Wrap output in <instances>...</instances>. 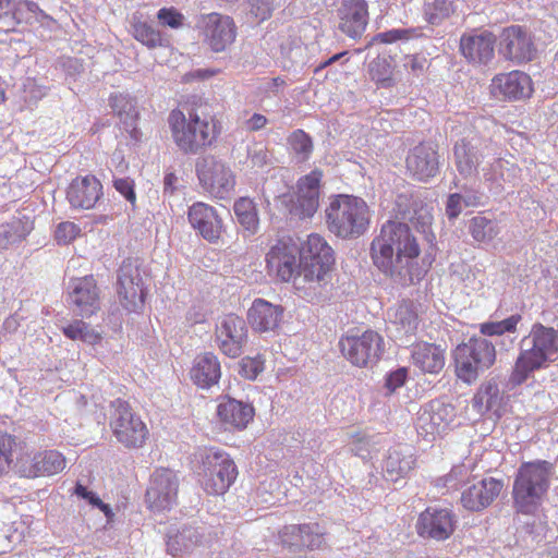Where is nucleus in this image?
Returning <instances> with one entry per match:
<instances>
[{"label":"nucleus","instance_id":"a19ab883","mask_svg":"<svg viewBox=\"0 0 558 558\" xmlns=\"http://www.w3.org/2000/svg\"><path fill=\"white\" fill-rule=\"evenodd\" d=\"M109 105L122 125L137 122L140 113L132 97L123 94H114L109 98Z\"/></svg>","mask_w":558,"mask_h":558},{"label":"nucleus","instance_id":"7ed1b4c3","mask_svg":"<svg viewBox=\"0 0 558 558\" xmlns=\"http://www.w3.org/2000/svg\"><path fill=\"white\" fill-rule=\"evenodd\" d=\"M168 125L175 146L190 155L213 146L221 134V123L215 116L202 117L196 110L187 116L180 109L171 110Z\"/></svg>","mask_w":558,"mask_h":558},{"label":"nucleus","instance_id":"b1692460","mask_svg":"<svg viewBox=\"0 0 558 558\" xmlns=\"http://www.w3.org/2000/svg\"><path fill=\"white\" fill-rule=\"evenodd\" d=\"M454 523L449 509L427 508L418 518L417 532L421 536L444 541L453 533Z\"/></svg>","mask_w":558,"mask_h":558},{"label":"nucleus","instance_id":"e2e57ef3","mask_svg":"<svg viewBox=\"0 0 558 558\" xmlns=\"http://www.w3.org/2000/svg\"><path fill=\"white\" fill-rule=\"evenodd\" d=\"M408 371L404 367L398 368L390 373L386 380V387L390 392H393L399 387L403 386L407 379Z\"/></svg>","mask_w":558,"mask_h":558},{"label":"nucleus","instance_id":"ddd939ff","mask_svg":"<svg viewBox=\"0 0 558 558\" xmlns=\"http://www.w3.org/2000/svg\"><path fill=\"white\" fill-rule=\"evenodd\" d=\"M117 292L122 306L136 312L144 305V280L143 271L137 259H126L118 271Z\"/></svg>","mask_w":558,"mask_h":558},{"label":"nucleus","instance_id":"9d476101","mask_svg":"<svg viewBox=\"0 0 558 558\" xmlns=\"http://www.w3.org/2000/svg\"><path fill=\"white\" fill-rule=\"evenodd\" d=\"M498 52L504 60L520 65L536 58L537 46L533 34L526 26L512 24L504 27L500 32Z\"/></svg>","mask_w":558,"mask_h":558},{"label":"nucleus","instance_id":"338daca9","mask_svg":"<svg viewBox=\"0 0 558 558\" xmlns=\"http://www.w3.org/2000/svg\"><path fill=\"white\" fill-rule=\"evenodd\" d=\"M220 73V70L219 69H197L195 71H192L190 73H186L184 75V82H191V81H194V80H199V81H204V80H208L217 74Z\"/></svg>","mask_w":558,"mask_h":558},{"label":"nucleus","instance_id":"4be33fe9","mask_svg":"<svg viewBox=\"0 0 558 558\" xmlns=\"http://www.w3.org/2000/svg\"><path fill=\"white\" fill-rule=\"evenodd\" d=\"M339 29L352 39H360L368 24L366 0H343L338 10Z\"/></svg>","mask_w":558,"mask_h":558},{"label":"nucleus","instance_id":"de8ad7c7","mask_svg":"<svg viewBox=\"0 0 558 558\" xmlns=\"http://www.w3.org/2000/svg\"><path fill=\"white\" fill-rule=\"evenodd\" d=\"M62 331L71 340H80L92 345L101 340V335L83 320H74L64 326Z\"/></svg>","mask_w":558,"mask_h":558},{"label":"nucleus","instance_id":"3c124183","mask_svg":"<svg viewBox=\"0 0 558 558\" xmlns=\"http://www.w3.org/2000/svg\"><path fill=\"white\" fill-rule=\"evenodd\" d=\"M469 475L470 470L466 465H454L446 476L438 480V485H442L448 489H457L459 485L469 477Z\"/></svg>","mask_w":558,"mask_h":558},{"label":"nucleus","instance_id":"dca6fc26","mask_svg":"<svg viewBox=\"0 0 558 558\" xmlns=\"http://www.w3.org/2000/svg\"><path fill=\"white\" fill-rule=\"evenodd\" d=\"M325 532L317 523L286 525L279 531V542L284 549L293 555H302L305 550L323 548Z\"/></svg>","mask_w":558,"mask_h":558},{"label":"nucleus","instance_id":"e433bc0d","mask_svg":"<svg viewBox=\"0 0 558 558\" xmlns=\"http://www.w3.org/2000/svg\"><path fill=\"white\" fill-rule=\"evenodd\" d=\"M238 223L247 235H254L259 228V219L255 203L247 197L239 198L233 206Z\"/></svg>","mask_w":558,"mask_h":558},{"label":"nucleus","instance_id":"680f3d73","mask_svg":"<svg viewBox=\"0 0 558 558\" xmlns=\"http://www.w3.org/2000/svg\"><path fill=\"white\" fill-rule=\"evenodd\" d=\"M417 201L418 199L414 198L413 195L409 194L408 192L399 193L395 199L397 215H399L402 219L404 216H409L411 208L414 207L413 203Z\"/></svg>","mask_w":558,"mask_h":558},{"label":"nucleus","instance_id":"5701e85b","mask_svg":"<svg viewBox=\"0 0 558 558\" xmlns=\"http://www.w3.org/2000/svg\"><path fill=\"white\" fill-rule=\"evenodd\" d=\"M69 300L77 315L89 317L99 310V292L92 276L73 279Z\"/></svg>","mask_w":558,"mask_h":558},{"label":"nucleus","instance_id":"473e14b6","mask_svg":"<svg viewBox=\"0 0 558 558\" xmlns=\"http://www.w3.org/2000/svg\"><path fill=\"white\" fill-rule=\"evenodd\" d=\"M217 413L226 425L242 429L253 420L254 409L235 399H227L218 405Z\"/></svg>","mask_w":558,"mask_h":558},{"label":"nucleus","instance_id":"f257e3e1","mask_svg":"<svg viewBox=\"0 0 558 558\" xmlns=\"http://www.w3.org/2000/svg\"><path fill=\"white\" fill-rule=\"evenodd\" d=\"M374 265L401 286L420 281L423 271L418 267L420 246L409 226L388 220L371 245Z\"/></svg>","mask_w":558,"mask_h":558},{"label":"nucleus","instance_id":"c756f323","mask_svg":"<svg viewBox=\"0 0 558 558\" xmlns=\"http://www.w3.org/2000/svg\"><path fill=\"white\" fill-rule=\"evenodd\" d=\"M191 226L206 240L215 241L221 231V220L216 210L204 204H193L187 213Z\"/></svg>","mask_w":558,"mask_h":558},{"label":"nucleus","instance_id":"2f4dec72","mask_svg":"<svg viewBox=\"0 0 558 558\" xmlns=\"http://www.w3.org/2000/svg\"><path fill=\"white\" fill-rule=\"evenodd\" d=\"M220 376V362L214 353L206 352L195 357L191 378L198 387L209 388L218 383Z\"/></svg>","mask_w":558,"mask_h":558},{"label":"nucleus","instance_id":"2eb2a0df","mask_svg":"<svg viewBox=\"0 0 558 558\" xmlns=\"http://www.w3.org/2000/svg\"><path fill=\"white\" fill-rule=\"evenodd\" d=\"M457 411L453 404L442 399L426 403L416 418L417 433L424 437H435L445 433L453 423Z\"/></svg>","mask_w":558,"mask_h":558},{"label":"nucleus","instance_id":"4d7b16f0","mask_svg":"<svg viewBox=\"0 0 558 558\" xmlns=\"http://www.w3.org/2000/svg\"><path fill=\"white\" fill-rule=\"evenodd\" d=\"M451 2L449 0H435L427 5L426 14L432 24L439 23L440 20L449 15Z\"/></svg>","mask_w":558,"mask_h":558},{"label":"nucleus","instance_id":"13d9d810","mask_svg":"<svg viewBox=\"0 0 558 558\" xmlns=\"http://www.w3.org/2000/svg\"><path fill=\"white\" fill-rule=\"evenodd\" d=\"M80 233V228L71 221H64L58 225L56 230V240L59 244H68Z\"/></svg>","mask_w":558,"mask_h":558},{"label":"nucleus","instance_id":"c03bdc74","mask_svg":"<svg viewBox=\"0 0 558 558\" xmlns=\"http://www.w3.org/2000/svg\"><path fill=\"white\" fill-rule=\"evenodd\" d=\"M203 189L211 196L226 199L234 190V177H198Z\"/></svg>","mask_w":558,"mask_h":558},{"label":"nucleus","instance_id":"8fccbe9b","mask_svg":"<svg viewBox=\"0 0 558 558\" xmlns=\"http://www.w3.org/2000/svg\"><path fill=\"white\" fill-rule=\"evenodd\" d=\"M413 205L414 207L411 208L409 216H404L403 219H408L422 228L430 226L433 221L430 207L421 201L414 202Z\"/></svg>","mask_w":558,"mask_h":558},{"label":"nucleus","instance_id":"7c9ffc66","mask_svg":"<svg viewBox=\"0 0 558 558\" xmlns=\"http://www.w3.org/2000/svg\"><path fill=\"white\" fill-rule=\"evenodd\" d=\"M407 167L413 174H432L437 171V145L434 142L420 143L408 156Z\"/></svg>","mask_w":558,"mask_h":558},{"label":"nucleus","instance_id":"6e6552de","mask_svg":"<svg viewBox=\"0 0 558 558\" xmlns=\"http://www.w3.org/2000/svg\"><path fill=\"white\" fill-rule=\"evenodd\" d=\"M202 484L211 495H222L233 484L238 471L233 460L228 453L214 448L202 453Z\"/></svg>","mask_w":558,"mask_h":558},{"label":"nucleus","instance_id":"c85d7f7f","mask_svg":"<svg viewBox=\"0 0 558 558\" xmlns=\"http://www.w3.org/2000/svg\"><path fill=\"white\" fill-rule=\"evenodd\" d=\"M283 316V307L264 299H256L247 312V320L254 330L260 332L276 330Z\"/></svg>","mask_w":558,"mask_h":558},{"label":"nucleus","instance_id":"0eeeda50","mask_svg":"<svg viewBox=\"0 0 558 558\" xmlns=\"http://www.w3.org/2000/svg\"><path fill=\"white\" fill-rule=\"evenodd\" d=\"M453 355L457 376L470 384L494 364L496 350L485 338H471L468 342L459 344Z\"/></svg>","mask_w":558,"mask_h":558},{"label":"nucleus","instance_id":"9b49d317","mask_svg":"<svg viewBox=\"0 0 558 558\" xmlns=\"http://www.w3.org/2000/svg\"><path fill=\"white\" fill-rule=\"evenodd\" d=\"M339 348L353 365L367 367L379 360L384 351V339L374 330H366L361 335L349 332L340 339Z\"/></svg>","mask_w":558,"mask_h":558},{"label":"nucleus","instance_id":"58836bf2","mask_svg":"<svg viewBox=\"0 0 558 558\" xmlns=\"http://www.w3.org/2000/svg\"><path fill=\"white\" fill-rule=\"evenodd\" d=\"M473 240L481 243L492 242L500 232L498 222L484 215L474 216L468 223Z\"/></svg>","mask_w":558,"mask_h":558},{"label":"nucleus","instance_id":"f3484780","mask_svg":"<svg viewBox=\"0 0 558 558\" xmlns=\"http://www.w3.org/2000/svg\"><path fill=\"white\" fill-rule=\"evenodd\" d=\"M179 478L169 469H157L150 476L146 502L154 511L171 509L177 504Z\"/></svg>","mask_w":558,"mask_h":558},{"label":"nucleus","instance_id":"603ef678","mask_svg":"<svg viewBox=\"0 0 558 558\" xmlns=\"http://www.w3.org/2000/svg\"><path fill=\"white\" fill-rule=\"evenodd\" d=\"M158 22L161 26L178 29L184 24V15L175 8H161L157 13Z\"/></svg>","mask_w":558,"mask_h":558},{"label":"nucleus","instance_id":"49530a36","mask_svg":"<svg viewBox=\"0 0 558 558\" xmlns=\"http://www.w3.org/2000/svg\"><path fill=\"white\" fill-rule=\"evenodd\" d=\"M289 148L294 154L299 161H306L310 159L314 145L312 137L301 129L294 130L287 138Z\"/></svg>","mask_w":558,"mask_h":558},{"label":"nucleus","instance_id":"052dcab7","mask_svg":"<svg viewBox=\"0 0 558 558\" xmlns=\"http://www.w3.org/2000/svg\"><path fill=\"white\" fill-rule=\"evenodd\" d=\"M264 369L263 362L258 359H243L241 361V375L247 379H255Z\"/></svg>","mask_w":558,"mask_h":558},{"label":"nucleus","instance_id":"37998d69","mask_svg":"<svg viewBox=\"0 0 558 558\" xmlns=\"http://www.w3.org/2000/svg\"><path fill=\"white\" fill-rule=\"evenodd\" d=\"M133 37L149 49L167 46L162 34L146 22L134 21L132 23Z\"/></svg>","mask_w":558,"mask_h":558},{"label":"nucleus","instance_id":"0e129e2a","mask_svg":"<svg viewBox=\"0 0 558 558\" xmlns=\"http://www.w3.org/2000/svg\"><path fill=\"white\" fill-rule=\"evenodd\" d=\"M462 194L453 193L449 195L446 204V214L449 219H456L462 211Z\"/></svg>","mask_w":558,"mask_h":558},{"label":"nucleus","instance_id":"39448f33","mask_svg":"<svg viewBox=\"0 0 558 558\" xmlns=\"http://www.w3.org/2000/svg\"><path fill=\"white\" fill-rule=\"evenodd\" d=\"M554 465L545 460L523 463L513 483V498L518 511L530 514L542 504L554 474Z\"/></svg>","mask_w":558,"mask_h":558},{"label":"nucleus","instance_id":"c9c22d12","mask_svg":"<svg viewBox=\"0 0 558 558\" xmlns=\"http://www.w3.org/2000/svg\"><path fill=\"white\" fill-rule=\"evenodd\" d=\"M415 459L409 449H393L389 451L384 462V475L388 481L397 482L407 476L414 468Z\"/></svg>","mask_w":558,"mask_h":558},{"label":"nucleus","instance_id":"f03ea898","mask_svg":"<svg viewBox=\"0 0 558 558\" xmlns=\"http://www.w3.org/2000/svg\"><path fill=\"white\" fill-rule=\"evenodd\" d=\"M302 271L295 278V291L308 302H319L327 296L332 248L319 234L313 233L300 246Z\"/></svg>","mask_w":558,"mask_h":558},{"label":"nucleus","instance_id":"69168bd1","mask_svg":"<svg viewBox=\"0 0 558 558\" xmlns=\"http://www.w3.org/2000/svg\"><path fill=\"white\" fill-rule=\"evenodd\" d=\"M116 189L131 203L135 202V192L133 183L129 177L119 178L114 181Z\"/></svg>","mask_w":558,"mask_h":558},{"label":"nucleus","instance_id":"6e6d98bb","mask_svg":"<svg viewBox=\"0 0 558 558\" xmlns=\"http://www.w3.org/2000/svg\"><path fill=\"white\" fill-rule=\"evenodd\" d=\"M412 32L413 31L411 29H390L387 32L379 33L372 38V40L367 45V48L374 45L375 43L393 44L398 40L409 39L411 37Z\"/></svg>","mask_w":558,"mask_h":558},{"label":"nucleus","instance_id":"bf43d9fd","mask_svg":"<svg viewBox=\"0 0 558 558\" xmlns=\"http://www.w3.org/2000/svg\"><path fill=\"white\" fill-rule=\"evenodd\" d=\"M251 13L259 21L263 22L271 16L272 2L271 0H248Z\"/></svg>","mask_w":558,"mask_h":558},{"label":"nucleus","instance_id":"4c0bfd02","mask_svg":"<svg viewBox=\"0 0 558 558\" xmlns=\"http://www.w3.org/2000/svg\"><path fill=\"white\" fill-rule=\"evenodd\" d=\"M199 543V534L196 529L184 526L177 533L170 532L167 541V549L172 556H179L192 550Z\"/></svg>","mask_w":558,"mask_h":558},{"label":"nucleus","instance_id":"5fc2aeb1","mask_svg":"<svg viewBox=\"0 0 558 558\" xmlns=\"http://www.w3.org/2000/svg\"><path fill=\"white\" fill-rule=\"evenodd\" d=\"M13 438L4 433H0V476L7 472L12 461Z\"/></svg>","mask_w":558,"mask_h":558},{"label":"nucleus","instance_id":"ea45409f","mask_svg":"<svg viewBox=\"0 0 558 558\" xmlns=\"http://www.w3.org/2000/svg\"><path fill=\"white\" fill-rule=\"evenodd\" d=\"M29 231L28 223L16 217L0 225V252L23 240Z\"/></svg>","mask_w":558,"mask_h":558},{"label":"nucleus","instance_id":"aec40b11","mask_svg":"<svg viewBox=\"0 0 558 558\" xmlns=\"http://www.w3.org/2000/svg\"><path fill=\"white\" fill-rule=\"evenodd\" d=\"M420 307L421 304L415 301L402 300L389 308L388 328L395 338L403 340L415 336L421 323Z\"/></svg>","mask_w":558,"mask_h":558},{"label":"nucleus","instance_id":"393cba45","mask_svg":"<svg viewBox=\"0 0 558 558\" xmlns=\"http://www.w3.org/2000/svg\"><path fill=\"white\" fill-rule=\"evenodd\" d=\"M318 177H300L293 189V214L301 219L311 218L319 205Z\"/></svg>","mask_w":558,"mask_h":558},{"label":"nucleus","instance_id":"f8f14e48","mask_svg":"<svg viewBox=\"0 0 558 558\" xmlns=\"http://www.w3.org/2000/svg\"><path fill=\"white\" fill-rule=\"evenodd\" d=\"M266 262L269 274L281 281L292 280L295 288V278L303 268L300 245L296 242L291 238L278 240L267 253Z\"/></svg>","mask_w":558,"mask_h":558},{"label":"nucleus","instance_id":"423d86ee","mask_svg":"<svg viewBox=\"0 0 558 558\" xmlns=\"http://www.w3.org/2000/svg\"><path fill=\"white\" fill-rule=\"evenodd\" d=\"M326 217L329 230L343 239L362 235L369 225L367 204L353 195L335 196L326 209Z\"/></svg>","mask_w":558,"mask_h":558},{"label":"nucleus","instance_id":"6ab92c4d","mask_svg":"<svg viewBox=\"0 0 558 558\" xmlns=\"http://www.w3.org/2000/svg\"><path fill=\"white\" fill-rule=\"evenodd\" d=\"M496 41L493 32L474 29L461 36L459 49L470 63L487 64L495 56Z\"/></svg>","mask_w":558,"mask_h":558},{"label":"nucleus","instance_id":"1a4fd4ad","mask_svg":"<svg viewBox=\"0 0 558 558\" xmlns=\"http://www.w3.org/2000/svg\"><path fill=\"white\" fill-rule=\"evenodd\" d=\"M111 408L110 427L117 440L126 448L142 447L148 436L142 418L121 399L112 401Z\"/></svg>","mask_w":558,"mask_h":558},{"label":"nucleus","instance_id":"bb28decb","mask_svg":"<svg viewBox=\"0 0 558 558\" xmlns=\"http://www.w3.org/2000/svg\"><path fill=\"white\" fill-rule=\"evenodd\" d=\"M502 487L501 481L493 477L483 478L462 492L461 504L470 511H481L499 496Z\"/></svg>","mask_w":558,"mask_h":558},{"label":"nucleus","instance_id":"a878e982","mask_svg":"<svg viewBox=\"0 0 558 558\" xmlns=\"http://www.w3.org/2000/svg\"><path fill=\"white\" fill-rule=\"evenodd\" d=\"M65 468L64 457L56 450L35 453L32 458H24L20 463V473L27 478L50 476Z\"/></svg>","mask_w":558,"mask_h":558},{"label":"nucleus","instance_id":"20e7f679","mask_svg":"<svg viewBox=\"0 0 558 558\" xmlns=\"http://www.w3.org/2000/svg\"><path fill=\"white\" fill-rule=\"evenodd\" d=\"M558 357V331L542 324L533 325L520 341V354L510 376L513 385L523 384L533 372Z\"/></svg>","mask_w":558,"mask_h":558},{"label":"nucleus","instance_id":"864d4df0","mask_svg":"<svg viewBox=\"0 0 558 558\" xmlns=\"http://www.w3.org/2000/svg\"><path fill=\"white\" fill-rule=\"evenodd\" d=\"M74 493L76 496L87 500L88 504H90L92 506L99 508L108 519H110L113 515L110 506L104 504L94 492L88 490L87 487H85L81 483L76 484Z\"/></svg>","mask_w":558,"mask_h":558},{"label":"nucleus","instance_id":"4468645a","mask_svg":"<svg viewBox=\"0 0 558 558\" xmlns=\"http://www.w3.org/2000/svg\"><path fill=\"white\" fill-rule=\"evenodd\" d=\"M488 88L493 98L510 102L530 99L534 93L531 76L520 70L496 74Z\"/></svg>","mask_w":558,"mask_h":558},{"label":"nucleus","instance_id":"774afa93","mask_svg":"<svg viewBox=\"0 0 558 558\" xmlns=\"http://www.w3.org/2000/svg\"><path fill=\"white\" fill-rule=\"evenodd\" d=\"M268 120L264 114L254 113L250 119L245 121V129L251 132H256L264 129Z\"/></svg>","mask_w":558,"mask_h":558},{"label":"nucleus","instance_id":"a18cd8bd","mask_svg":"<svg viewBox=\"0 0 558 558\" xmlns=\"http://www.w3.org/2000/svg\"><path fill=\"white\" fill-rule=\"evenodd\" d=\"M371 80L381 88H390L395 85L393 66L386 58H376L369 64Z\"/></svg>","mask_w":558,"mask_h":558},{"label":"nucleus","instance_id":"72a5a7b5","mask_svg":"<svg viewBox=\"0 0 558 558\" xmlns=\"http://www.w3.org/2000/svg\"><path fill=\"white\" fill-rule=\"evenodd\" d=\"M413 364L424 373L438 374L445 366L444 350L433 343H417L412 350Z\"/></svg>","mask_w":558,"mask_h":558},{"label":"nucleus","instance_id":"09e8293b","mask_svg":"<svg viewBox=\"0 0 558 558\" xmlns=\"http://www.w3.org/2000/svg\"><path fill=\"white\" fill-rule=\"evenodd\" d=\"M378 444L379 441L375 436H362L352 444L351 451L363 460H368L377 452L376 446Z\"/></svg>","mask_w":558,"mask_h":558},{"label":"nucleus","instance_id":"cd10ccee","mask_svg":"<svg viewBox=\"0 0 558 558\" xmlns=\"http://www.w3.org/2000/svg\"><path fill=\"white\" fill-rule=\"evenodd\" d=\"M102 185L97 177H75L71 182L66 197L73 207L89 209L99 201Z\"/></svg>","mask_w":558,"mask_h":558},{"label":"nucleus","instance_id":"f704fd0d","mask_svg":"<svg viewBox=\"0 0 558 558\" xmlns=\"http://www.w3.org/2000/svg\"><path fill=\"white\" fill-rule=\"evenodd\" d=\"M502 395L496 383H487L480 387L472 399V407L480 415H501Z\"/></svg>","mask_w":558,"mask_h":558},{"label":"nucleus","instance_id":"a211bd4d","mask_svg":"<svg viewBox=\"0 0 558 558\" xmlns=\"http://www.w3.org/2000/svg\"><path fill=\"white\" fill-rule=\"evenodd\" d=\"M247 340L245 320L238 315L223 316L216 325L215 342L227 356L235 359L243 352Z\"/></svg>","mask_w":558,"mask_h":558},{"label":"nucleus","instance_id":"412c9836","mask_svg":"<svg viewBox=\"0 0 558 558\" xmlns=\"http://www.w3.org/2000/svg\"><path fill=\"white\" fill-rule=\"evenodd\" d=\"M205 43L214 52H222L233 44L236 27L233 20L219 13H210L203 17Z\"/></svg>","mask_w":558,"mask_h":558},{"label":"nucleus","instance_id":"79ce46f5","mask_svg":"<svg viewBox=\"0 0 558 558\" xmlns=\"http://www.w3.org/2000/svg\"><path fill=\"white\" fill-rule=\"evenodd\" d=\"M454 158L458 170L461 174L471 173L475 170L478 161L475 146L468 138H462L454 145Z\"/></svg>","mask_w":558,"mask_h":558}]
</instances>
